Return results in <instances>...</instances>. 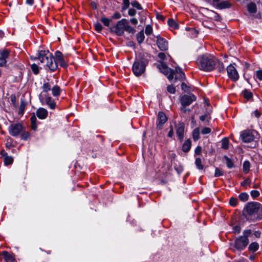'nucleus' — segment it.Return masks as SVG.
<instances>
[{
    "label": "nucleus",
    "instance_id": "nucleus-1",
    "mask_svg": "<svg viewBox=\"0 0 262 262\" xmlns=\"http://www.w3.org/2000/svg\"><path fill=\"white\" fill-rule=\"evenodd\" d=\"M55 59L49 51L41 50L38 52L37 59L44 68H48L51 71H55L58 67V63L63 68L67 67L62 53L57 51L55 53Z\"/></svg>",
    "mask_w": 262,
    "mask_h": 262
},
{
    "label": "nucleus",
    "instance_id": "nucleus-2",
    "mask_svg": "<svg viewBox=\"0 0 262 262\" xmlns=\"http://www.w3.org/2000/svg\"><path fill=\"white\" fill-rule=\"evenodd\" d=\"M243 215L247 221H254L262 219V205L258 202H249L245 206Z\"/></svg>",
    "mask_w": 262,
    "mask_h": 262
},
{
    "label": "nucleus",
    "instance_id": "nucleus-3",
    "mask_svg": "<svg viewBox=\"0 0 262 262\" xmlns=\"http://www.w3.org/2000/svg\"><path fill=\"white\" fill-rule=\"evenodd\" d=\"M217 59L210 55H203L198 59L200 69L204 71H211L215 69Z\"/></svg>",
    "mask_w": 262,
    "mask_h": 262
},
{
    "label": "nucleus",
    "instance_id": "nucleus-4",
    "mask_svg": "<svg viewBox=\"0 0 262 262\" xmlns=\"http://www.w3.org/2000/svg\"><path fill=\"white\" fill-rule=\"evenodd\" d=\"M147 61L142 59H136L132 67V70L135 76L138 77L145 71Z\"/></svg>",
    "mask_w": 262,
    "mask_h": 262
},
{
    "label": "nucleus",
    "instance_id": "nucleus-5",
    "mask_svg": "<svg viewBox=\"0 0 262 262\" xmlns=\"http://www.w3.org/2000/svg\"><path fill=\"white\" fill-rule=\"evenodd\" d=\"M126 19L123 18L117 21V24L110 27L111 32L115 33L117 36H122L125 31Z\"/></svg>",
    "mask_w": 262,
    "mask_h": 262
},
{
    "label": "nucleus",
    "instance_id": "nucleus-6",
    "mask_svg": "<svg viewBox=\"0 0 262 262\" xmlns=\"http://www.w3.org/2000/svg\"><path fill=\"white\" fill-rule=\"evenodd\" d=\"M257 132L254 130H245L241 134V137L245 143H250L254 141Z\"/></svg>",
    "mask_w": 262,
    "mask_h": 262
},
{
    "label": "nucleus",
    "instance_id": "nucleus-7",
    "mask_svg": "<svg viewBox=\"0 0 262 262\" xmlns=\"http://www.w3.org/2000/svg\"><path fill=\"white\" fill-rule=\"evenodd\" d=\"M157 67L161 73L165 75H168L167 78L168 80H171L173 79L174 74V70L168 68L167 65L163 62H161V64L158 65Z\"/></svg>",
    "mask_w": 262,
    "mask_h": 262
},
{
    "label": "nucleus",
    "instance_id": "nucleus-8",
    "mask_svg": "<svg viewBox=\"0 0 262 262\" xmlns=\"http://www.w3.org/2000/svg\"><path fill=\"white\" fill-rule=\"evenodd\" d=\"M39 99L42 105L47 104L52 110L55 108L56 103L51 97L41 93L39 96Z\"/></svg>",
    "mask_w": 262,
    "mask_h": 262
},
{
    "label": "nucleus",
    "instance_id": "nucleus-9",
    "mask_svg": "<svg viewBox=\"0 0 262 262\" xmlns=\"http://www.w3.org/2000/svg\"><path fill=\"white\" fill-rule=\"evenodd\" d=\"M196 99V96L193 94H189L183 95L180 98L182 106H187L190 105Z\"/></svg>",
    "mask_w": 262,
    "mask_h": 262
},
{
    "label": "nucleus",
    "instance_id": "nucleus-10",
    "mask_svg": "<svg viewBox=\"0 0 262 262\" xmlns=\"http://www.w3.org/2000/svg\"><path fill=\"white\" fill-rule=\"evenodd\" d=\"M248 243V238L241 236L235 239L234 243V247L237 250L241 251L244 250L247 247Z\"/></svg>",
    "mask_w": 262,
    "mask_h": 262
},
{
    "label": "nucleus",
    "instance_id": "nucleus-11",
    "mask_svg": "<svg viewBox=\"0 0 262 262\" xmlns=\"http://www.w3.org/2000/svg\"><path fill=\"white\" fill-rule=\"evenodd\" d=\"M227 72L228 77L233 81H236L239 79L238 73L235 67L231 64L227 67Z\"/></svg>",
    "mask_w": 262,
    "mask_h": 262
},
{
    "label": "nucleus",
    "instance_id": "nucleus-12",
    "mask_svg": "<svg viewBox=\"0 0 262 262\" xmlns=\"http://www.w3.org/2000/svg\"><path fill=\"white\" fill-rule=\"evenodd\" d=\"M167 121V118L166 115L163 112H159L158 114L157 120L156 122L157 128L161 130L163 125Z\"/></svg>",
    "mask_w": 262,
    "mask_h": 262
},
{
    "label": "nucleus",
    "instance_id": "nucleus-13",
    "mask_svg": "<svg viewBox=\"0 0 262 262\" xmlns=\"http://www.w3.org/2000/svg\"><path fill=\"white\" fill-rule=\"evenodd\" d=\"M10 50L8 49L0 50V67L6 66L7 59L10 56Z\"/></svg>",
    "mask_w": 262,
    "mask_h": 262
},
{
    "label": "nucleus",
    "instance_id": "nucleus-14",
    "mask_svg": "<svg viewBox=\"0 0 262 262\" xmlns=\"http://www.w3.org/2000/svg\"><path fill=\"white\" fill-rule=\"evenodd\" d=\"M23 129L22 125L19 123L14 124L9 127V133L11 136H17Z\"/></svg>",
    "mask_w": 262,
    "mask_h": 262
},
{
    "label": "nucleus",
    "instance_id": "nucleus-15",
    "mask_svg": "<svg viewBox=\"0 0 262 262\" xmlns=\"http://www.w3.org/2000/svg\"><path fill=\"white\" fill-rule=\"evenodd\" d=\"M157 44L161 51H164L168 49V42L163 38L158 36L157 37Z\"/></svg>",
    "mask_w": 262,
    "mask_h": 262
},
{
    "label": "nucleus",
    "instance_id": "nucleus-16",
    "mask_svg": "<svg viewBox=\"0 0 262 262\" xmlns=\"http://www.w3.org/2000/svg\"><path fill=\"white\" fill-rule=\"evenodd\" d=\"M176 134L179 140L182 141L184 139V124L179 123L176 125Z\"/></svg>",
    "mask_w": 262,
    "mask_h": 262
},
{
    "label": "nucleus",
    "instance_id": "nucleus-17",
    "mask_svg": "<svg viewBox=\"0 0 262 262\" xmlns=\"http://www.w3.org/2000/svg\"><path fill=\"white\" fill-rule=\"evenodd\" d=\"M48 115V111L43 107H39L36 111V116L40 119L43 120L46 119Z\"/></svg>",
    "mask_w": 262,
    "mask_h": 262
},
{
    "label": "nucleus",
    "instance_id": "nucleus-18",
    "mask_svg": "<svg viewBox=\"0 0 262 262\" xmlns=\"http://www.w3.org/2000/svg\"><path fill=\"white\" fill-rule=\"evenodd\" d=\"M174 71V78L175 79H179L180 80H183L185 78V75L184 72H183L181 68L180 67H177Z\"/></svg>",
    "mask_w": 262,
    "mask_h": 262
},
{
    "label": "nucleus",
    "instance_id": "nucleus-19",
    "mask_svg": "<svg viewBox=\"0 0 262 262\" xmlns=\"http://www.w3.org/2000/svg\"><path fill=\"white\" fill-rule=\"evenodd\" d=\"M2 255L5 262H16L14 257L7 251H3Z\"/></svg>",
    "mask_w": 262,
    "mask_h": 262
},
{
    "label": "nucleus",
    "instance_id": "nucleus-20",
    "mask_svg": "<svg viewBox=\"0 0 262 262\" xmlns=\"http://www.w3.org/2000/svg\"><path fill=\"white\" fill-rule=\"evenodd\" d=\"M191 146V142L190 139L186 140L182 145V150L185 152H188Z\"/></svg>",
    "mask_w": 262,
    "mask_h": 262
},
{
    "label": "nucleus",
    "instance_id": "nucleus-21",
    "mask_svg": "<svg viewBox=\"0 0 262 262\" xmlns=\"http://www.w3.org/2000/svg\"><path fill=\"white\" fill-rule=\"evenodd\" d=\"M27 105V102L25 101L24 99L21 98L20 99V104L18 110V114L19 115H23L24 113V110Z\"/></svg>",
    "mask_w": 262,
    "mask_h": 262
},
{
    "label": "nucleus",
    "instance_id": "nucleus-22",
    "mask_svg": "<svg viewBox=\"0 0 262 262\" xmlns=\"http://www.w3.org/2000/svg\"><path fill=\"white\" fill-rule=\"evenodd\" d=\"M247 10L251 13H255L257 11L256 4L253 2L250 3L247 5Z\"/></svg>",
    "mask_w": 262,
    "mask_h": 262
},
{
    "label": "nucleus",
    "instance_id": "nucleus-23",
    "mask_svg": "<svg viewBox=\"0 0 262 262\" xmlns=\"http://www.w3.org/2000/svg\"><path fill=\"white\" fill-rule=\"evenodd\" d=\"M136 37L137 41L139 44H141L143 42L145 38L143 30H141L137 34Z\"/></svg>",
    "mask_w": 262,
    "mask_h": 262
},
{
    "label": "nucleus",
    "instance_id": "nucleus-24",
    "mask_svg": "<svg viewBox=\"0 0 262 262\" xmlns=\"http://www.w3.org/2000/svg\"><path fill=\"white\" fill-rule=\"evenodd\" d=\"M224 159L225 160L226 165L228 168H232L234 166V162L231 159L229 158L227 156H225Z\"/></svg>",
    "mask_w": 262,
    "mask_h": 262
},
{
    "label": "nucleus",
    "instance_id": "nucleus-25",
    "mask_svg": "<svg viewBox=\"0 0 262 262\" xmlns=\"http://www.w3.org/2000/svg\"><path fill=\"white\" fill-rule=\"evenodd\" d=\"M167 24L170 27L172 28L173 29H177L179 28V25L172 18L168 19Z\"/></svg>",
    "mask_w": 262,
    "mask_h": 262
},
{
    "label": "nucleus",
    "instance_id": "nucleus-26",
    "mask_svg": "<svg viewBox=\"0 0 262 262\" xmlns=\"http://www.w3.org/2000/svg\"><path fill=\"white\" fill-rule=\"evenodd\" d=\"M3 161L6 166L11 165L13 162V158L11 156H8L3 159Z\"/></svg>",
    "mask_w": 262,
    "mask_h": 262
},
{
    "label": "nucleus",
    "instance_id": "nucleus-27",
    "mask_svg": "<svg viewBox=\"0 0 262 262\" xmlns=\"http://www.w3.org/2000/svg\"><path fill=\"white\" fill-rule=\"evenodd\" d=\"M248 248L250 251L255 252L258 249L259 245L256 242H253L249 245Z\"/></svg>",
    "mask_w": 262,
    "mask_h": 262
},
{
    "label": "nucleus",
    "instance_id": "nucleus-28",
    "mask_svg": "<svg viewBox=\"0 0 262 262\" xmlns=\"http://www.w3.org/2000/svg\"><path fill=\"white\" fill-rule=\"evenodd\" d=\"M222 148L224 149L229 148V141L227 138H224L222 140Z\"/></svg>",
    "mask_w": 262,
    "mask_h": 262
},
{
    "label": "nucleus",
    "instance_id": "nucleus-29",
    "mask_svg": "<svg viewBox=\"0 0 262 262\" xmlns=\"http://www.w3.org/2000/svg\"><path fill=\"white\" fill-rule=\"evenodd\" d=\"M125 31L132 34H134L136 32L135 29L129 25L128 21L127 19L126 24H125Z\"/></svg>",
    "mask_w": 262,
    "mask_h": 262
},
{
    "label": "nucleus",
    "instance_id": "nucleus-30",
    "mask_svg": "<svg viewBox=\"0 0 262 262\" xmlns=\"http://www.w3.org/2000/svg\"><path fill=\"white\" fill-rule=\"evenodd\" d=\"M219 72L224 71V66L223 63L217 59V62L215 63V68Z\"/></svg>",
    "mask_w": 262,
    "mask_h": 262
},
{
    "label": "nucleus",
    "instance_id": "nucleus-31",
    "mask_svg": "<svg viewBox=\"0 0 262 262\" xmlns=\"http://www.w3.org/2000/svg\"><path fill=\"white\" fill-rule=\"evenodd\" d=\"M192 137L193 140L196 141L200 138V130L198 128H195L192 132Z\"/></svg>",
    "mask_w": 262,
    "mask_h": 262
},
{
    "label": "nucleus",
    "instance_id": "nucleus-32",
    "mask_svg": "<svg viewBox=\"0 0 262 262\" xmlns=\"http://www.w3.org/2000/svg\"><path fill=\"white\" fill-rule=\"evenodd\" d=\"M52 94L54 96H58L60 95V90L58 85L54 86L52 89Z\"/></svg>",
    "mask_w": 262,
    "mask_h": 262
},
{
    "label": "nucleus",
    "instance_id": "nucleus-33",
    "mask_svg": "<svg viewBox=\"0 0 262 262\" xmlns=\"http://www.w3.org/2000/svg\"><path fill=\"white\" fill-rule=\"evenodd\" d=\"M242 93L243 94L244 97L247 100H249L250 99L252 98L253 96L252 93L247 90H245L244 91H243Z\"/></svg>",
    "mask_w": 262,
    "mask_h": 262
},
{
    "label": "nucleus",
    "instance_id": "nucleus-34",
    "mask_svg": "<svg viewBox=\"0 0 262 262\" xmlns=\"http://www.w3.org/2000/svg\"><path fill=\"white\" fill-rule=\"evenodd\" d=\"M42 88L43 91L41 93L43 94V93H47L51 90V85L49 82H45L43 83Z\"/></svg>",
    "mask_w": 262,
    "mask_h": 262
},
{
    "label": "nucleus",
    "instance_id": "nucleus-35",
    "mask_svg": "<svg viewBox=\"0 0 262 262\" xmlns=\"http://www.w3.org/2000/svg\"><path fill=\"white\" fill-rule=\"evenodd\" d=\"M200 119L202 122L206 121L207 123H209L211 119V117L209 114H205L201 116L200 117Z\"/></svg>",
    "mask_w": 262,
    "mask_h": 262
},
{
    "label": "nucleus",
    "instance_id": "nucleus-36",
    "mask_svg": "<svg viewBox=\"0 0 262 262\" xmlns=\"http://www.w3.org/2000/svg\"><path fill=\"white\" fill-rule=\"evenodd\" d=\"M111 20H112L111 19H109L105 17H102L100 18V21L104 24V25L106 27H108L109 28L110 27V24Z\"/></svg>",
    "mask_w": 262,
    "mask_h": 262
},
{
    "label": "nucleus",
    "instance_id": "nucleus-37",
    "mask_svg": "<svg viewBox=\"0 0 262 262\" xmlns=\"http://www.w3.org/2000/svg\"><path fill=\"white\" fill-rule=\"evenodd\" d=\"M195 164L198 169L202 170L203 169V165L202 164V161L201 158H196L195 161Z\"/></svg>",
    "mask_w": 262,
    "mask_h": 262
},
{
    "label": "nucleus",
    "instance_id": "nucleus-38",
    "mask_svg": "<svg viewBox=\"0 0 262 262\" xmlns=\"http://www.w3.org/2000/svg\"><path fill=\"white\" fill-rule=\"evenodd\" d=\"M249 198V195L246 192H243L239 195V199L242 202H246Z\"/></svg>",
    "mask_w": 262,
    "mask_h": 262
},
{
    "label": "nucleus",
    "instance_id": "nucleus-39",
    "mask_svg": "<svg viewBox=\"0 0 262 262\" xmlns=\"http://www.w3.org/2000/svg\"><path fill=\"white\" fill-rule=\"evenodd\" d=\"M129 0H123L122 6L121 7V11H124L126 10L129 6Z\"/></svg>",
    "mask_w": 262,
    "mask_h": 262
},
{
    "label": "nucleus",
    "instance_id": "nucleus-40",
    "mask_svg": "<svg viewBox=\"0 0 262 262\" xmlns=\"http://www.w3.org/2000/svg\"><path fill=\"white\" fill-rule=\"evenodd\" d=\"M250 162L246 161L243 163V170L245 172L247 173L250 169Z\"/></svg>",
    "mask_w": 262,
    "mask_h": 262
},
{
    "label": "nucleus",
    "instance_id": "nucleus-41",
    "mask_svg": "<svg viewBox=\"0 0 262 262\" xmlns=\"http://www.w3.org/2000/svg\"><path fill=\"white\" fill-rule=\"evenodd\" d=\"M31 68L33 73L34 74L37 75L39 73V68L37 64H36L35 63H33L31 66Z\"/></svg>",
    "mask_w": 262,
    "mask_h": 262
},
{
    "label": "nucleus",
    "instance_id": "nucleus-42",
    "mask_svg": "<svg viewBox=\"0 0 262 262\" xmlns=\"http://www.w3.org/2000/svg\"><path fill=\"white\" fill-rule=\"evenodd\" d=\"M130 4L133 7L136 8L138 10H142V7L141 6V5L138 2L136 1H135L134 2H132Z\"/></svg>",
    "mask_w": 262,
    "mask_h": 262
},
{
    "label": "nucleus",
    "instance_id": "nucleus-43",
    "mask_svg": "<svg viewBox=\"0 0 262 262\" xmlns=\"http://www.w3.org/2000/svg\"><path fill=\"white\" fill-rule=\"evenodd\" d=\"M152 32V28L151 26L148 25L145 27V33L147 35H150Z\"/></svg>",
    "mask_w": 262,
    "mask_h": 262
},
{
    "label": "nucleus",
    "instance_id": "nucleus-44",
    "mask_svg": "<svg viewBox=\"0 0 262 262\" xmlns=\"http://www.w3.org/2000/svg\"><path fill=\"white\" fill-rule=\"evenodd\" d=\"M95 30L98 32H100L102 30V26L99 23H96L94 24Z\"/></svg>",
    "mask_w": 262,
    "mask_h": 262
},
{
    "label": "nucleus",
    "instance_id": "nucleus-45",
    "mask_svg": "<svg viewBox=\"0 0 262 262\" xmlns=\"http://www.w3.org/2000/svg\"><path fill=\"white\" fill-rule=\"evenodd\" d=\"M167 91L170 94H174L176 93V88L172 85H168Z\"/></svg>",
    "mask_w": 262,
    "mask_h": 262
},
{
    "label": "nucleus",
    "instance_id": "nucleus-46",
    "mask_svg": "<svg viewBox=\"0 0 262 262\" xmlns=\"http://www.w3.org/2000/svg\"><path fill=\"white\" fill-rule=\"evenodd\" d=\"M252 233V231L250 229L245 230L243 231V236H242L244 237H246L247 238H248V237L251 235Z\"/></svg>",
    "mask_w": 262,
    "mask_h": 262
},
{
    "label": "nucleus",
    "instance_id": "nucleus-47",
    "mask_svg": "<svg viewBox=\"0 0 262 262\" xmlns=\"http://www.w3.org/2000/svg\"><path fill=\"white\" fill-rule=\"evenodd\" d=\"M237 203V199L234 198H231L229 201V204L232 206H235Z\"/></svg>",
    "mask_w": 262,
    "mask_h": 262
},
{
    "label": "nucleus",
    "instance_id": "nucleus-48",
    "mask_svg": "<svg viewBox=\"0 0 262 262\" xmlns=\"http://www.w3.org/2000/svg\"><path fill=\"white\" fill-rule=\"evenodd\" d=\"M11 101L14 106H17L16 98L15 95H11L10 96Z\"/></svg>",
    "mask_w": 262,
    "mask_h": 262
},
{
    "label": "nucleus",
    "instance_id": "nucleus-49",
    "mask_svg": "<svg viewBox=\"0 0 262 262\" xmlns=\"http://www.w3.org/2000/svg\"><path fill=\"white\" fill-rule=\"evenodd\" d=\"M256 77L260 81L262 80V70H258L256 71Z\"/></svg>",
    "mask_w": 262,
    "mask_h": 262
},
{
    "label": "nucleus",
    "instance_id": "nucleus-50",
    "mask_svg": "<svg viewBox=\"0 0 262 262\" xmlns=\"http://www.w3.org/2000/svg\"><path fill=\"white\" fill-rule=\"evenodd\" d=\"M223 175V171L218 168H216L215 170L214 176L218 177Z\"/></svg>",
    "mask_w": 262,
    "mask_h": 262
},
{
    "label": "nucleus",
    "instance_id": "nucleus-51",
    "mask_svg": "<svg viewBox=\"0 0 262 262\" xmlns=\"http://www.w3.org/2000/svg\"><path fill=\"white\" fill-rule=\"evenodd\" d=\"M211 132V129L209 127H205L202 128L201 133L203 135L208 134Z\"/></svg>",
    "mask_w": 262,
    "mask_h": 262
},
{
    "label": "nucleus",
    "instance_id": "nucleus-52",
    "mask_svg": "<svg viewBox=\"0 0 262 262\" xmlns=\"http://www.w3.org/2000/svg\"><path fill=\"white\" fill-rule=\"evenodd\" d=\"M30 134L28 132H24L21 134V139L23 140H27Z\"/></svg>",
    "mask_w": 262,
    "mask_h": 262
},
{
    "label": "nucleus",
    "instance_id": "nucleus-53",
    "mask_svg": "<svg viewBox=\"0 0 262 262\" xmlns=\"http://www.w3.org/2000/svg\"><path fill=\"white\" fill-rule=\"evenodd\" d=\"M202 153V147L200 146H198L194 150V155H201Z\"/></svg>",
    "mask_w": 262,
    "mask_h": 262
},
{
    "label": "nucleus",
    "instance_id": "nucleus-54",
    "mask_svg": "<svg viewBox=\"0 0 262 262\" xmlns=\"http://www.w3.org/2000/svg\"><path fill=\"white\" fill-rule=\"evenodd\" d=\"M250 194L253 198H255L258 196L259 195L260 193L258 191L254 190H252L250 192Z\"/></svg>",
    "mask_w": 262,
    "mask_h": 262
},
{
    "label": "nucleus",
    "instance_id": "nucleus-55",
    "mask_svg": "<svg viewBox=\"0 0 262 262\" xmlns=\"http://www.w3.org/2000/svg\"><path fill=\"white\" fill-rule=\"evenodd\" d=\"M250 183V180L249 179H246L241 183V185L243 187H246L247 185H249Z\"/></svg>",
    "mask_w": 262,
    "mask_h": 262
},
{
    "label": "nucleus",
    "instance_id": "nucleus-56",
    "mask_svg": "<svg viewBox=\"0 0 262 262\" xmlns=\"http://www.w3.org/2000/svg\"><path fill=\"white\" fill-rule=\"evenodd\" d=\"M219 7L221 8H225L229 7L228 3L227 2H223L219 4Z\"/></svg>",
    "mask_w": 262,
    "mask_h": 262
},
{
    "label": "nucleus",
    "instance_id": "nucleus-57",
    "mask_svg": "<svg viewBox=\"0 0 262 262\" xmlns=\"http://www.w3.org/2000/svg\"><path fill=\"white\" fill-rule=\"evenodd\" d=\"M233 230L235 233H239L241 231V228L239 226L236 225L233 228Z\"/></svg>",
    "mask_w": 262,
    "mask_h": 262
},
{
    "label": "nucleus",
    "instance_id": "nucleus-58",
    "mask_svg": "<svg viewBox=\"0 0 262 262\" xmlns=\"http://www.w3.org/2000/svg\"><path fill=\"white\" fill-rule=\"evenodd\" d=\"M128 14L129 16H133L136 15V11L134 9H129L128 11Z\"/></svg>",
    "mask_w": 262,
    "mask_h": 262
},
{
    "label": "nucleus",
    "instance_id": "nucleus-59",
    "mask_svg": "<svg viewBox=\"0 0 262 262\" xmlns=\"http://www.w3.org/2000/svg\"><path fill=\"white\" fill-rule=\"evenodd\" d=\"M121 17L120 13L118 12H116L112 16V18L113 19H119Z\"/></svg>",
    "mask_w": 262,
    "mask_h": 262
},
{
    "label": "nucleus",
    "instance_id": "nucleus-60",
    "mask_svg": "<svg viewBox=\"0 0 262 262\" xmlns=\"http://www.w3.org/2000/svg\"><path fill=\"white\" fill-rule=\"evenodd\" d=\"M0 155L1 156V158L3 159L8 156L7 152L4 149L1 150Z\"/></svg>",
    "mask_w": 262,
    "mask_h": 262
},
{
    "label": "nucleus",
    "instance_id": "nucleus-61",
    "mask_svg": "<svg viewBox=\"0 0 262 262\" xmlns=\"http://www.w3.org/2000/svg\"><path fill=\"white\" fill-rule=\"evenodd\" d=\"M31 123H36L37 119L34 114H33L30 118Z\"/></svg>",
    "mask_w": 262,
    "mask_h": 262
},
{
    "label": "nucleus",
    "instance_id": "nucleus-62",
    "mask_svg": "<svg viewBox=\"0 0 262 262\" xmlns=\"http://www.w3.org/2000/svg\"><path fill=\"white\" fill-rule=\"evenodd\" d=\"M158 57L161 60H164L166 57V55L164 53H159L158 55Z\"/></svg>",
    "mask_w": 262,
    "mask_h": 262
},
{
    "label": "nucleus",
    "instance_id": "nucleus-63",
    "mask_svg": "<svg viewBox=\"0 0 262 262\" xmlns=\"http://www.w3.org/2000/svg\"><path fill=\"white\" fill-rule=\"evenodd\" d=\"M173 135V128H172V127L171 126H170V130L169 131V132L168 133V137H169V138H171Z\"/></svg>",
    "mask_w": 262,
    "mask_h": 262
},
{
    "label": "nucleus",
    "instance_id": "nucleus-64",
    "mask_svg": "<svg viewBox=\"0 0 262 262\" xmlns=\"http://www.w3.org/2000/svg\"><path fill=\"white\" fill-rule=\"evenodd\" d=\"M252 114H253L256 118H259L260 116V113L257 110H255L253 112Z\"/></svg>",
    "mask_w": 262,
    "mask_h": 262
}]
</instances>
